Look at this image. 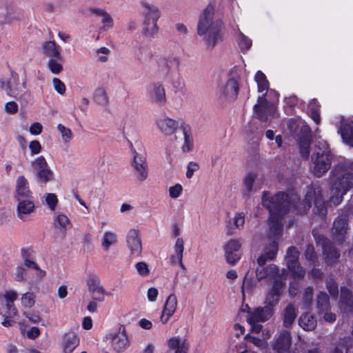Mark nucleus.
<instances>
[{
	"label": "nucleus",
	"instance_id": "774afa93",
	"mask_svg": "<svg viewBox=\"0 0 353 353\" xmlns=\"http://www.w3.org/2000/svg\"><path fill=\"white\" fill-rule=\"evenodd\" d=\"M245 339L250 341L253 344H254V345L259 348H263L265 347V343L260 339L250 336L249 334L246 335Z\"/></svg>",
	"mask_w": 353,
	"mask_h": 353
},
{
	"label": "nucleus",
	"instance_id": "052dcab7",
	"mask_svg": "<svg viewBox=\"0 0 353 353\" xmlns=\"http://www.w3.org/2000/svg\"><path fill=\"white\" fill-rule=\"evenodd\" d=\"M92 299L94 301L102 302L105 299V295L106 294L105 290L103 287L98 288L91 292Z\"/></svg>",
	"mask_w": 353,
	"mask_h": 353
},
{
	"label": "nucleus",
	"instance_id": "2eb2a0df",
	"mask_svg": "<svg viewBox=\"0 0 353 353\" xmlns=\"http://www.w3.org/2000/svg\"><path fill=\"white\" fill-rule=\"evenodd\" d=\"M179 121L168 117L165 114L157 118L155 125L159 132L165 136L175 134L179 128Z\"/></svg>",
	"mask_w": 353,
	"mask_h": 353
},
{
	"label": "nucleus",
	"instance_id": "a19ab883",
	"mask_svg": "<svg viewBox=\"0 0 353 353\" xmlns=\"http://www.w3.org/2000/svg\"><path fill=\"white\" fill-rule=\"evenodd\" d=\"M256 174L253 172L248 173L243 180V194L248 195L252 190L253 183L256 179Z\"/></svg>",
	"mask_w": 353,
	"mask_h": 353
},
{
	"label": "nucleus",
	"instance_id": "4d7b16f0",
	"mask_svg": "<svg viewBox=\"0 0 353 353\" xmlns=\"http://www.w3.org/2000/svg\"><path fill=\"white\" fill-rule=\"evenodd\" d=\"M95 101L101 105H105L108 103V97L103 89L99 88L94 92Z\"/></svg>",
	"mask_w": 353,
	"mask_h": 353
},
{
	"label": "nucleus",
	"instance_id": "7c9ffc66",
	"mask_svg": "<svg viewBox=\"0 0 353 353\" xmlns=\"http://www.w3.org/2000/svg\"><path fill=\"white\" fill-rule=\"evenodd\" d=\"M42 50L43 53L50 59H62L59 49L54 41H45L42 44Z\"/></svg>",
	"mask_w": 353,
	"mask_h": 353
},
{
	"label": "nucleus",
	"instance_id": "58836bf2",
	"mask_svg": "<svg viewBox=\"0 0 353 353\" xmlns=\"http://www.w3.org/2000/svg\"><path fill=\"white\" fill-rule=\"evenodd\" d=\"M93 12L101 18L103 28L108 30L113 27V19L112 17L103 9H94Z\"/></svg>",
	"mask_w": 353,
	"mask_h": 353
},
{
	"label": "nucleus",
	"instance_id": "680f3d73",
	"mask_svg": "<svg viewBox=\"0 0 353 353\" xmlns=\"http://www.w3.org/2000/svg\"><path fill=\"white\" fill-rule=\"evenodd\" d=\"M52 83L54 90L60 94H63L65 92V85L59 79L54 78Z\"/></svg>",
	"mask_w": 353,
	"mask_h": 353
},
{
	"label": "nucleus",
	"instance_id": "e2e57ef3",
	"mask_svg": "<svg viewBox=\"0 0 353 353\" xmlns=\"http://www.w3.org/2000/svg\"><path fill=\"white\" fill-rule=\"evenodd\" d=\"M199 166V164L194 161H190L188 163L187 165V171H186V177L188 179H191L194 173L198 169Z\"/></svg>",
	"mask_w": 353,
	"mask_h": 353
},
{
	"label": "nucleus",
	"instance_id": "864d4df0",
	"mask_svg": "<svg viewBox=\"0 0 353 353\" xmlns=\"http://www.w3.org/2000/svg\"><path fill=\"white\" fill-rule=\"evenodd\" d=\"M43 199L48 208L52 211H54L58 203L57 195L54 193H46L43 195Z\"/></svg>",
	"mask_w": 353,
	"mask_h": 353
},
{
	"label": "nucleus",
	"instance_id": "a211bd4d",
	"mask_svg": "<svg viewBox=\"0 0 353 353\" xmlns=\"http://www.w3.org/2000/svg\"><path fill=\"white\" fill-rule=\"evenodd\" d=\"M178 305L177 298L175 294H170L165 300L163 308L160 316V321L162 324H166L176 310Z\"/></svg>",
	"mask_w": 353,
	"mask_h": 353
},
{
	"label": "nucleus",
	"instance_id": "f257e3e1",
	"mask_svg": "<svg viewBox=\"0 0 353 353\" xmlns=\"http://www.w3.org/2000/svg\"><path fill=\"white\" fill-rule=\"evenodd\" d=\"M314 201L315 207L320 215L325 214V203L323 201L322 194L319 188L309 187L303 202L299 205H295V198H289L284 192H278L275 195L269 192H264L261 202L264 208L270 212L269 227L270 234L277 239L282 232L281 219L284 214L290 211L292 207H296L300 212H306L312 205Z\"/></svg>",
	"mask_w": 353,
	"mask_h": 353
},
{
	"label": "nucleus",
	"instance_id": "2f4dec72",
	"mask_svg": "<svg viewBox=\"0 0 353 353\" xmlns=\"http://www.w3.org/2000/svg\"><path fill=\"white\" fill-rule=\"evenodd\" d=\"M323 254L329 263L335 262L340 256L336 249L327 240L323 242Z\"/></svg>",
	"mask_w": 353,
	"mask_h": 353
},
{
	"label": "nucleus",
	"instance_id": "1a4fd4ad",
	"mask_svg": "<svg viewBox=\"0 0 353 353\" xmlns=\"http://www.w3.org/2000/svg\"><path fill=\"white\" fill-rule=\"evenodd\" d=\"M131 166L136 181L142 183L148 179L149 168L144 154L133 151Z\"/></svg>",
	"mask_w": 353,
	"mask_h": 353
},
{
	"label": "nucleus",
	"instance_id": "3c124183",
	"mask_svg": "<svg viewBox=\"0 0 353 353\" xmlns=\"http://www.w3.org/2000/svg\"><path fill=\"white\" fill-rule=\"evenodd\" d=\"M110 50L106 47H101L95 50V57L97 61L100 63H105L108 61Z\"/></svg>",
	"mask_w": 353,
	"mask_h": 353
},
{
	"label": "nucleus",
	"instance_id": "4be33fe9",
	"mask_svg": "<svg viewBox=\"0 0 353 353\" xmlns=\"http://www.w3.org/2000/svg\"><path fill=\"white\" fill-rule=\"evenodd\" d=\"M283 287L281 280L275 279L271 290L268 292L265 303L273 309L274 305L278 303Z\"/></svg>",
	"mask_w": 353,
	"mask_h": 353
},
{
	"label": "nucleus",
	"instance_id": "5701e85b",
	"mask_svg": "<svg viewBox=\"0 0 353 353\" xmlns=\"http://www.w3.org/2000/svg\"><path fill=\"white\" fill-rule=\"evenodd\" d=\"M347 223L344 217H338L333 223L332 234L336 241L341 243L345 240L347 234Z\"/></svg>",
	"mask_w": 353,
	"mask_h": 353
},
{
	"label": "nucleus",
	"instance_id": "c756f323",
	"mask_svg": "<svg viewBox=\"0 0 353 353\" xmlns=\"http://www.w3.org/2000/svg\"><path fill=\"white\" fill-rule=\"evenodd\" d=\"M167 344L169 350L174 351V353H186L189 348L188 342L179 336L170 338Z\"/></svg>",
	"mask_w": 353,
	"mask_h": 353
},
{
	"label": "nucleus",
	"instance_id": "6ab92c4d",
	"mask_svg": "<svg viewBox=\"0 0 353 353\" xmlns=\"http://www.w3.org/2000/svg\"><path fill=\"white\" fill-rule=\"evenodd\" d=\"M273 314V309L270 306L257 307L249 312L247 321L249 323L265 322L270 319Z\"/></svg>",
	"mask_w": 353,
	"mask_h": 353
},
{
	"label": "nucleus",
	"instance_id": "8fccbe9b",
	"mask_svg": "<svg viewBox=\"0 0 353 353\" xmlns=\"http://www.w3.org/2000/svg\"><path fill=\"white\" fill-rule=\"evenodd\" d=\"M61 60L56 58H51L48 60L47 66L52 73L58 74L63 70L62 64L59 62Z\"/></svg>",
	"mask_w": 353,
	"mask_h": 353
},
{
	"label": "nucleus",
	"instance_id": "f704fd0d",
	"mask_svg": "<svg viewBox=\"0 0 353 353\" xmlns=\"http://www.w3.org/2000/svg\"><path fill=\"white\" fill-rule=\"evenodd\" d=\"M79 343V339L74 333L65 334L63 344L64 353H71Z\"/></svg>",
	"mask_w": 353,
	"mask_h": 353
},
{
	"label": "nucleus",
	"instance_id": "79ce46f5",
	"mask_svg": "<svg viewBox=\"0 0 353 353\" xmlns=\"http://www.w3.org/2000/svg\"><path fill=\"white\" fill-rule=\"evenodd\" d=\"M182 134L183 137V143L181 145V150L183 152L187 153L193 150V138L185 130H183Z\"/></svg>",
	"mask_w": 353,
	"mask_h": 353
},
{
	"label": "nucleus",
	"instance_id": "5fc2aeb1",
	"mask_svg": "<svg viewBox=\"0 0 353 353\" xmlns=\"http://www.w3.org/2000/svg\"><path fill=\"white\" fill-rule=\"evenodd\" d=\"M134 268L141 276L147 277L150 274L149 266L145 262H138L134 265Z\"/></svg>",
	"mask_w": 353,
	"mask_h": 353
},
{
	"label": "nucleus",
	"instance_id": "f8f14e48",
	"mask_svg": "<svg viewBox=\"0 0 353 353\" xmlns=\"http://www.w3.org/2000/svg\"><path fill=\"white\" fill-rule=\"evenodd\" d=\"M0 83L1 88L4 90L6 94L10 97L18 98L25 92L26 82L23 81L21 86H20L19 75L14 72H11L10 77L8 81L1 79Z\"/></svg>",
	"mask_w": 353,
	"mask_h": 353
},
{
	"label": "nucleus",
	"instance_id": "aec40b11",
	"mask_svg": "<svg viewBox=\"0 0 353 353\" xmlns=\"http://www.w3.org/2000/svg\"><path fill=\"white\" fill-rule=\"evenodd\" d=\"M300 152L305 158H308L310 154V145L311 143V132L308 125H303L301 128V134L297 139Z\"/></svg>",
	"mask_w": 353,
	"mask_h": 353
},
{
	"label": "nucleus",
	"instance_id": "7ed1b4c3",
	"mask_svg": "<svg viewBox=\"0 0 353 353\" xmlns=\"http://www.w3.org/2000/svg\"><path fill=\"white\" fill-rule=\"evenodd\" d=\"M312 161V170L317 177L322 176L330 169L332 159L329 146L325 140L316 141Z\"/></svg>",
	"mask_w": 353,
	"mask_h": 353
},
{
	"label": "nucleus",
	"instance_id": "bb28decb",
	"mask_svg": "<svg viewBox=\"0 0 353 353\" xmlns=\"http://www.w3.org/2000/svg\"><path fill=\"white\" fill-rule=\"evenodd\" d=\"M291 345V336L288 331H282L276 338L273 347L278 353L286 352Z\"/></svg>",
	"mask_w": 353,
	"mask_h": 353
},
{
	"label": "nucleus",
	"instance_id": "37998d69",
	"mask_svg": "<svg viewBox=\"0 0 353 353\" xmlns=\"http://www.w3.org/2000/svg\"><path fill=\"white\" fill-rule=\"evenodd\" d=\"M316 305L320 312L329 309V297L325 292H321L316 297Z\"/></svg>",
	"mask_w": 353,
	"mask_h": 353
},
{
	"label": "nucleus",
	"instance_id": "09e8293b",
	"mask_svg": "<svg viewBox=\"0 0 353 353\" xmlns=\"http://www.w3.org/2000/svg\"><path fill=\"white\" fill-rule=\"evenodd\" d=\"M24 265L28 268L34 269V270H37L38 272H37L36 276L38 279H42L46 275V271L41 270L39 268V265L34 261L32 260L31 259H26L24 261Z\"/></svg>",
	"mask_w": 353,
	"mask_h": 353
},
{
	"label": "nucleus",
	"instance_id": "6e6552de",
	"mask_svg": "<svg viewBox=\"0 0 353 353\" xmlns=\"http://www.w3.org/2000/svg\"><path fill=\"white\" fill-rule=\"evenodd\" d=\"M16 291L6 290L0 294V314L3 316L14 317L17 315V310L14 302L17 299Z\"/></svg>",
	"mask_w": 353,
	"mask_h": 353
},
{
	"label": "nucleus",
	"instance_id": "de8ad7c7",
	"mask_svg": "<svg viewBox=\"0 0 353 353\" xmlns=\"http://www.w3.org/2000/svg\"><path fill=\"white\" fill-rule=\"evenodd\" d=\"M236 41L240 48L242 50H249L252 44V40L249 39L248 37L244 35L241 32H239L236 35Z\"/></svg>",
	"mask_w": 353,
	"mask_h": 353
},
{
	"label": "nucleus",
	"instance_id": "423d86ee",
	"mask_svg": "<svg viewBox=\"0 0 353 353\" xmlns=\"http://www.w3.org/2000/svg\"><path fill=\"white\" fill-rule=\"evenodd\" d=\"M352 187L353 174L347 173L338 178L332 185L330 202L334 205H339L342 201L343 196Z\"/></svg>",
	"mask_w": 353,
	"mask_h": 353
},
{
	"label": "nucleus",
	"instance_id": "4468645a",
	"mask_svg": "<svg viewBox=\"0 0 353 353\" xmlns=\"http://www.w3.org/2000/svg\"><path fill=\"white\" fill-rule=\"evenodd\" d=\"M178 59L170 54H161L155 58V70L161 77H168L171 69L178 64Z\"/></svg>",
	"mask_w": 353,
	"mask_h": 353
},
{
	"label": "nucleus",
	"instance_id": "39448f33",
	"mask_svg": "<svg viewBox=\"0 0 353 353\" xmlns=\"http://www.w3.org/2000/svg\"><path fill=\"white\" fill-rule=\"evenodd\" d=\"M239 74L231 71L228 80L219 85L218 88L219 100L227 102L234 101L239 92Z\"/></svg>",
	"mask_w": 353,
	"mask_h": 353
},
{
	"label": "nucleus",
	"instance_id": "0e129e2a",
	"mask_svg": "<svg viewBox=\"0 0 353 353\" xmlns=\"http://www.w3.org/2000/svg\"><path fill=\"white\" fill-rule=\"evenodd\" d=\"M327 289L332 296H336L338 294V285L333 279H330L327 281Z\"/></svg>",
	"mask_w": 353,
	"mask_h": 353
},
{
	"label": "nucleus",
	"instance_id": "393cba45",
	"mask_svg": "<svg viewBox=\"0 0 353 353\" xmlns=\"http://www.w3.org/2000/svg\"><path fill=\"white\" fill-rule=\"evenodd\" d=\"M16 197L17 199H32L28 181L24 176H19L16 182Z\"/></svg>",
	"mask_w": 353,
	"mask_h": 353
},
{
	"label": "nucleus",
	"instance_id": "e433bc0d",
	"mask_svg": "<svg viewBox=\"0 0 353 353\" xmlns=\"http://www.w3.org/2000/svg\"><path fill=\"white\" fill-rule=\"evenodd\" d=\"M353 340L351 337L342 339L338 345L330 351V353H343V347L345 346L346 353H353Z\"/></svg>",
	"mask_w": 353,
	"mask_h": 353
},
{
	"label": "nucleus",
	"instance_id": "ea45409f",
	"mask_svg": "<svg viewBox=\"0 0 353 353\" xmlns=\"http://www.w3.org/2000/svg\"><path fill=\"white\" fill-rule=\"evenodd\" d=\"M254 78L257 83L258 92H267L269 88V83L266 79L265 75L261 71H258L256 73Z\"/></svg>",
	"mask_w": 353,
	"mask_h": 353
},
{
	"label": "nucleus",
	"instance_id": "c9c22d12",
	"mask_svg": "<svg viewBox=\"0 0 353 353\" xmlns=\"http://www.w3.org/2000/svg\"><path fill=\"white\" fill-rule=\"evenodd\" d=\"M340 307L344 311H348L353 307V298L350 291L346 288L341 290Z\"/></svg>",
	"mask_w": 353,
	"mask_h": 353
},
{
	"label": "nucleus",
	"instance_id": "cd10ccee",
	"mask_svg": "<svg viewBox=\"0 0 353 353\" xmlns=\"http://www.w3.org/2000/svg\"><path fill=\"white\" fill-rule=\"evenodd\" d=\"M17 216L21 220H24L27 215L34 210L35 205L32 199H18Z\"/></svg>",
	"mask_w": 353,
	"mask_h": 353
},
{
	"label": "nucleus",
	"instance_id": "f03ea898",
	"mask_svg": "<svg viewBox=\"0 0 353 353\" xmlns=\"http://www.w3.org/2000/svg\"><path fill=\"white\" fill-rule=\"evenodd\" d=\"M197 34L208 50H212L223 41L224 24L216 12L215 5L209 3L199 14Z\"/></svg>",
	"mask_w": 353,
	"mask_h": 353
},
{
	"label": "nucleus",
	"instance_id": "338daca9",
	"mask_svg": "<svg viewBox=\"0 0 353 353\" xmlns=\"http://www.w3.org/2000/svg\"><path fill=\"white\" fill-rule=\"evenodd\" d=\"M305 256L307 260L310 261H314L316 259V254L314 252V248L312 245H307L305 251Z\"/></svg>",
	"mask_w": 353,
	"mask_h": 353
},
{
	"label": "nucleus",
	"instance_id": "20e7f679",
	"mask_svg": "<svg viewBox=\"0 0 353 353\" xmlns=\"http://www.w3.org/2000/svg\"><path fill=\"white\" fill-rule=\"evenodd\" d=\"M142 13L144 17L143 32L147 36L152 37L158 32L157 21L161 16L159 8L148 1H142Z\"/></svg>",
	"mask_w": 353,
	"mask_h": 353
},
{
	"label": "nucleus",
	"instance_id": "69168bd1",
	"mask_svg": "<svg viewBox=\"0 0 353 353\" xmlns=\"http://www.w3.org/2000/svg\"><path fill=\"white\" fill-rule=\"evenodd\" d=\"M29 148L32 155L37 154L41 151V145L37 140L30 141Z\"/></svg>",
	"mask_w": 353,
	"mask_h": 353
},
{
	"label": "nucleus",
	"instance_id": "72a5a7b5",
	"mask_svg": "<svg viewBox=\"0 0 353 353\" xmlns=\"http://www.w3.org/2000/svg\"><path fill=\"white\" fill-rule=\"evenodd\" d=\"M299 323L304 330L312 331L316 326V320L312 314L305 313L300 316Z\"/></svg>",
	"mask_w": 353,
	"mask_h": 353
},
{
	"label": "nucleus",
	"instance_id": "c03bdc74",
	"mask_svg": "<svg viewBox=\"0 0 353 353\" xmlns=\"http://www.w3.org/2000/svg\"><path fill=\"white\" fill-rule=\"evenodd\" d=\"M184 250V241L183 239L178 238L176 240L174 244V252L176 254V257L179 261V265L181 268H184V265L183 264V253Z\"/></svg>",
	"mask_w": 353,
	"mask_h": 353
},
{
	"label": "nucleus",
	"instance_id": "49530a36",
	"mask_svg": "<svg viewBox=\"0 0 353 353\" xmlns=\"http://www.w3.org/2000/svg\"><path fill=\"white\" fill-rule=\"evenodd\" d=\"M86 283L88 290L90 293L94 290L103 287L101 285V280L99 276L96 274H90L87 279Z\"/></svg>",
	"mask_w": 353,
	"mask_h": 353
},
{
	"label": "nucleus",
	"instance_id": "412c9836",
	"mask_svg": "<svg viewBox=\"0 0 353 353\" xmlns=\"http://www.w3.org/2000/svg\"><path fill=\"white\" fill-rule=\"evenodd\" d=\"M339 131L343 142L353 147V120L343 117L340 121Z\"/></svg>",
	"mask_w": 353,
	"mask_h": 353
},
{
	"label": "nucleus",
	"instance_id": "a18cd8bd",
	"mask_svg": "<svg viewBox=\"0 0 353 353\" xmlns=\"http://www.w3.org/2000/svg\"><path fill=\"white\" fill-rule=\"evenodd\" d=\"M54 221L56 225L57 224L59 228L65 231L71 228V223L68 217L63 214H57L55 216Z\"/></svg>",
	"mask_w": 353,
	"mask_h": 353
},
{
	"label": "nucleus",
	"instance_id": "6e6d98bb",
	"mask_svg": "<svg viewBox=\"0 0 353 353\" xmlns=\"http://www.w3.org/2000/svg\"><path fill=\"white\" fill-rule=\"evenodd\" d=\"M57 130L61 133L63 142L68 143L72 139V133L70 128L59 123L57 125Z\"/></svg>",
	"mask_w": 353,
	"mask_h": 353
},
{
	"label": "nucleus",
	"instance_id": "9b49d317",
	"mask_svg": "<svg viewBox=\"0 0 353 353\" xmlns=\"http://www.w3.org/2000/svg\"><path fill=\"white\" fill-rule=\"evenodd\" d=\"M31 165L38 181L46 183L54 179V173L43 156L36 158Z\"/></svg>",
	"mask_w": 353,
	"mask_h": 353
},
{
	"label": "nucleus",
	"instance_id": "a878e982",
	"mask_svg": "<svg viewBox=\"0 0 353 353\" xmlns=\"http://www.w3.org/2000/svg\"><path fill=\"white\" fill-rule=\"evenodd\" d=\"M265 264H258L256 269V276L258 281H261L266 278L274 279L279 274V268L274 264H271L267 267Z\"/></svg>",
	"mask_w": 353,
	"mask_h": 353
},
{
	"label": "nucleus",
	"instance_id": "603ef678",
	"mask_svg": "<svg viewBox=\"0 0 353 353\" xmlns=\"http://www.w3.org/2000/svg\"><path fill=\"white\" fill-rule=\"evenodd\" d=\"M21 303L27 308H31L35 303V295L32 292H26L21 294Z\"/></svg>",
	"mask_w": 353,
	"mask_h": 353
},
{
	"label": "nucleus",
	"instance_id": "c85d7f7f",
	"mask_svg": "<svg viewBox=\"0 0 353 353\" xmlns=\"http://www.w3.org/2000/svg\"><path fill=\"white\" fill-rule=\"evenodd\" d=\"M278 246L276 241H270L263 249V253L257 259L258 264H265L268 260H273L277 254Z\"/></svg>",
	"mask_w": 353,
	"mask_h": 353
},
{
	"label": "nucleus",
	"instance_id": "4c0bfd02",
	"mask_svg": "<svg viewBox=\"0 0 353 353\" xmlns=\"http://www.w3.org/2000/svg\"><path fill=\"white\" fill-rule=\"evenodd\" d=\"M296 317V308L292 304H288L283 312V324L285 327L290 326Z\"/></svg>",
	"mask_w": 353,
	"mask_h": 353
},
{
	"label": "nucleus",
	"instance_id": "f3484780",
	"mask_svg": "<svg viewBox=\"0 0 353 353\" xmlns=\"http://www.w3.org/2000/svg\"><path fill=\"white\" fill-rule=\"evenodd\" d=\"M126 243L132 256H139L141 255L142 244L138 230L132 229L128 232L126 237Z\"/></svg>",
	"mask_w": 353,
	"mask_h": 353
},
{
	"label": "nucleus",
	"instance_id": "473e14b6",
	"mask_svg": "<svg viewBox=\"0 0 353 353\" xmlns=\"http://www.w3.org/2000/svg\"><path fill=\"white\" fill-rule=\"evenodd\" d=\"M118 242V236L112 230H108L104 232L101 238V247L103 250L108 251L110 247L114 246Z\"/></svg>",
	"mask_w": 353,
	"mask_h": 353
},
{
	"label": "nucleus",
	"instance_id": "bf43d9fd",
	"mask_svg": "<svg viewBox=\"0 0 353 353\" xmlns=\"http://www.w3.org/2000/svg\"><path fill=\"white\" fill-rule=\"evenodd\" d=\"M183 191V187L181 184L176 183L173 186H170L169 188L168 192H169V196L172 199H177L179 197L182 193Z\"/></svg>",
	"mask_w": 353,
	"mask_h": 353
},
{
	"label": "nucleus",
	"instance_id": "ddd939ff",
	"mask_svg": "<svg viewBox=\"0 0 353 353\" xmlns=\"http://www.w3.org/2000/svg\"><path fill=\"white\" fill-rule=\"evenodd\" d=\"M299 252L294 246L290 247L286 253V263L289 270L293 277L296 279H303L305 276V270L299 263Z\"/></svg>",
	"mask_w": 353,
	"mask_h": 353
},
{
	"label": "nucleus",
	"instance_id": "13d9d810",
	"mask_svg": "<svg viewBox=\"0 0 353 353\" xmlns=\"http://www.w3.org/2000/svg\"><path fill=\"white\" fill-rule=\"evenodd\" d=\"M26 269L22 265H18L15 269L14 279L17 282H21L26 280Z\"/></svg>",
	"mask_w": 353,
	"mask_h": 353
},
{
	"label": "nucleus",
	"instance_id": "dca6fc26",
	"mask_svg": "<svg viewBox=\"0 0 353 353\" xmlns=\"http://www.w3.org/2000/svg\"><path fill=\"white\" fill-rule=\"evenodd\" d=\"M241 247V243L236 239H231L225 243L224 246L225 256L228 263L234 265L239 261Z\"/></svg>",
	"mask_w": 353,
	"mask_h": 353
},
{
	"label": "nucleus",
	"instance_id": "0eeeda50",
	"mask_svg": "<svg viewBox=\"0 0 353 353\" xmlns=\"http://www.w3.org/2000/svg\"><path fill=\"white\" fill-rule=\"evenodd\" d=\"M105 338L111 342L112 347L118 353L124 352L130 345L129 336L124 325H120L117 331L107 334Z\"/></svg>",
	"mask_w": 353,
	"mask_h": 353
},
{
	"label": "nucleus",
	"instance_id": "b1692460",
	"mask_svg": "<svg viewBox=\"0 0 353 353\" xmlns=\"http://www.w3.org/2000/svg\"><path fill=\"white\" fill-rule=\"evenodd\" d=\"M148 93L153 103L162 104L166 101L165 88L160 83H154L150 85L148 87Z\"/></svg>",
	"mask_w": 353,
	"mask_h": 353
},
{
	"label": "nucleus",
	"instance_id": "9d476101",
	"mask_svg": "<svg viewBox=\"0 0 353 353\" xmlns=\"http://www.w3.org/2000/svg\"><path fill=\"white\" fill-rule=\"evenodd\" d=\"M265 94L258 97L257 103L254 106V117L262 121H268L270 117H274L276 113L275 105L268 101Z\"/></svg>",
	"mask_w": 353,
	"mask_h": 353
}]
</instances>
